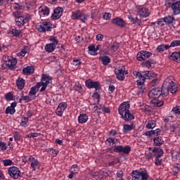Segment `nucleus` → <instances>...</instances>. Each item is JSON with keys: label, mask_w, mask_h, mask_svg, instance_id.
I'll return each instance as SVG.
<instances>
[{"label": "nucleus", "mask_w": 180, "mask_h": 180, "mask_svg": "<svg viewBox=\"0 0 180 180\" xmlns=\"http://www.w3.org/2000/svg\"><path fill=\"white\" fill-rule=\"evenodd\" d=\"M145 134L148 137H151L152 136H154V131H153V130L148 131L146 132Z\"/></svg>", "instance_id": "774afa93"}, {"label": "nucleus", "mask_w": 180, "mask_h": 180, "mask_svg": "<svg viewBox=\"0 0 180 180\" xmlns=\"http://www.w3.org/2000/svg\"><path fill=\"white\" fill-rule=\"evenodd\" d=\"M118 113L124 122L134 120V115L130 112V104L127 102H124L120 105Z\"/></svg>", "instance_id": "f03ea898"}, {"label": "nucleus", "mask_w": 180, "mask_h": 180, "mask_svg": "<svg viewBox=\"0 0 180 180\" xmlns=\"http://www.w3.org/2000/svg\"><path fill=\"white\" fill-rule=\"evenodd\" d=\"M110 16H112L110 13H105V14L103 15V19H105V20H109V19H110Z\"/></svg>", "instance_id": "69168bd1"}, {"label": "nucleus", "mask_w": 180, "mask_h": 180, "mask_svg": "<svg viewBox=\"0 0 180 180\" xmlns=\"http://www.w3.org/2000/svg\"><path fill=\"white\" fill-rule=\"evenodd\" d=\"M157 84H158V79H157V78L153 79L150 82V86H155V85H157Z\"/></svg>", "instance_id": "e2e57ef3"}, {"label": "nucleus", "mask_w": 180, "mask_h": 180, "mask_svg": "<svg viewBox=\"0 0 180 180\" xmlns=\"http://www.w3.org/2000/svg\"><path fill=\"white\" fill-rule=\"evenodd\" d=\"M128 19L131 20V22L133 23V25H136V26H141V20L139 19V18L133 17L131 14L128 15Z\"/></svg>", "instance_id": "4be33fe9"}, {"label": "nucleus", "mask_w": 180, "mask_h": 180, "mask_svg": "<svg viewBox=\"0 0 180 180\" xmlns=\"http://www.w3.org/2000/svg\"><path fill=\"white\" fill-rule=\"evenodd\" d=\"M13 162L11 159H6L4 160V167H9V165H12Z\"/></svg>", "instance_id": "c03bdc74"}, {"label": "nucleus", "mask_w": 180, "mask_h": 180, "mask_svg": "<svg viewBox=\"0 0 180 180\" xmlns=\"http://www.w3.org/2000/svg\"><path fill=\"white\" fill-rule=\"evenodd\" d=\"M63 12L64 10L61 7H57L53 10V13L51 15V19L53 20H57V19H60L63 15Z\"/></svg>", "instance_id": "4468645a"}, {"label": "nucleus", "mask_w": 180, "mask_h": 180, "mask_svg": "<svg viewBox=\"0 0 180 180\" xmlns=\"http://www.w3.org/2000/svg\"><path fill=\"white\" fill-rule=\"evenodd\" d=\"M45 50L48 53H53L56 50V46L54 44H48L45 46Z\"/></svg>", "instance_id": "72a5a7b5"}, {"label": "nucleus", "mask_w": 180, "mask_h": 180, "mask_svg": "<svg viewBox=\"0 0 180 180\" xmlns=\"http://www.w3.org/2000/svg\"><path fill=\"white\" fill-rule=\"evenodd\" d=\"M14 139L15 141H20L22 136H20V135L18 134V132H15V134H14Z\"/></svg>", "instance_id": "680f3d73"}, {"label": "nucleus", "mask_w": 180, "mask_h": 180, "mask_svg": "<svg viewBox=\"0 0 180 180\" xmlns=\"http://www.w3.org/2000/svg\"><path fill=\"white\" fill-rule=\"evenodd\" d=\"M110 50L112 51H117V50H119V44L114 42L110 46Z\"/></svg>", "instance_id": "79ce46f5"}, {"label": "nucleus", "mask_w": 180, "mask_h": 180, "mask_svg": "<svg viewBox=\"0 0 180 180\" xmlns=\"http://www.w3.org/2000/svg\"><path fill=\"white\" fill-rule=\"evenodd\" d=\"M16 85L18 89H23V88H25V80L23 78H18L16 81Z\"/></svg>", "instance_id": "2f4dec72"}, {"label": "nucleus", "mask_w": 180, "mask_h": 180, "mask_svg": "<svg viewBox=\"0 0 180 180\" xmlns=\"http://www.w3.org/2000/svg\"><path fill=\"white\" fill-rule=\"evenodd\" d=\"M178 46H180V40H174L171 42L170 45H169V47H178Z\"/></svg>", "instance_id": "ea45409f"}, {"label": "nucleus", "mask_w": 180, "mask_h": 180, "mask_svg": "<svg viewBox=\"0 0 180 180\" xmlns=\"http://www.w3.org/2000/svg\"><path fill=\"white\" fill-rule=\"evenodd\" d=\"M137 13L140 18H148L150 15V10L144 6H139L137 8Z\"/></svg>", "instance_id": "ddd939ff"}, {"label": "nucleus", "mask_w": 180, "mask_h": 180, "mask_svg": "<svg viewBox=\"0 0 180 180\" xmlns=\"http://www.w3.org/2000/svg\"><path fill=\"white\" fill-rule=\"evenodd\" d=\"M16 64H18V60L13 59L6 63V65L9 70H15L16 68Z\"/></svg>", "instance_id": "bb28decb"}, {"label": "nucleus", "mask_w": 180, "mask_h": 180, "mask_svg": "<svg viewBox=\"0 0 180 180\" xmlns=\"http://www.w3.org/2000/svg\"><path fill=\"white\" fill-rule=\"evenodd\" d=\"M153 56V53L147 51H141L136 55L138 61H146V58H149Z\"/></svg>", "instance_id": "9b49d317"}, {"label": "nucleus", "mask_w": 180, "mask_h": 180, "mask_svg": "<svg viewBox=\"0 0 180 180\" xmlns=\"http://www.w3.org/2000/svg\"><path fill=\"white\" fill-rule=\"evenodd\" d=\"M39 9L41 10V12H42L43 15L48 16L50 13V8L47 6L41 7Z\"/></svg>", "instance_id": "c9c22d12"}, {"label": "nucleus", "mask_w": 180, "mask_h": 180, "mask_svg": "<svg viewBox=\"0 0 180 180\" xmlns=\"http://www.w3.org/2000/svg\"><path fill=\"white\" fill-rule=\"evenodd\" d=\"M164 22H165V18H160L158 20V26H164Z\"/></svg>", "instance_id": "052dcab7"}, {"label": "nucleus", "mask_w": 180, "mask_h": 180, "mask_svg": "<svg viewBox=\"0 0 180 180\" xmlns=\"http://www.w3.org/2000/svg\"><path fill=\"white\" fill-rule=\"evenodd\" d=\"M118 140L117 139H112V138H108L106 141V143L109 144V146H110V144H116L117 143Z\"/></svg>", "instance_id": "58836bf2"}, {"label": "nucleus", "mask_w": 180, "mask_h": 180, "mask_svg": "<svg viewBox=\"0 0 180 180\" xmlns=\"http://www.w3.org/2000/svg\"><path fill=\"white\" fill-rule=\"evenodd\" d=\"M75 91H77L79 94L82 92V86L81 84H76L75 85Z\"/></svg>", "instance_id": "8fccbe9b"}, {"label": "nucleus", "mask_w": 180, "mask_h": 180, "mask_svg": "<svg viewBox=\"0 0 180 180\" xmlns=\"http://www.w3.org/2000/svg\"><path fill=\"white\" fill-rule=\"evenodd\" d=\"M172 112L175 115H180V106H176L172 108Z\"/></svg>", "instance_id": "09e8293b"}, {"label": "nucleus", "mask_w": 180, "mask_h": 180, "mask_svg": "<svg viewBox=\"0 0 180 180\" xmlns=\"http://www.w3.org/2000/svg\"><path fill=\"white\" fill-rule=\"evenodd\" d=\"M169 60L172 61H176V63L180 62V51L173 52L171 56H169Z\"/></svg>", "instance_id": "b1692460"}, {"label": "nucleus", "mask_w": 180, "mask_h": 180, "mask_svg": "<svg viewBox=\"0 0 180 180\" xmlns=\"http://www.w3.org/2000/svg\"><path fill=\"white\" fill-rule=\"evenodd\" d=\"M39 164L40 163L39 162V161L37 160H35L33 162H32L31 167L34 169L36 167H39Z\"/></svg>", "instance_id": "4d7b16f0"}, {"label": "nucleus", "mask_w": 180, "mask_h": 180, "mask_svg": "<svg viewBox=\"0 0 180 180\" xmlns=\"http://www.w3.org/2000/svg\"><path fill=\"white\" fill-rule=\"evenodd\" d=\"M157 62L154 59H148V60L141 63L142 67H146V68H151L153 64H156Z\"/></svg>", "instance_id": "5701e85b"}, {"label": "nucleus", "mask_w": 180, "mask_h": 180, "mask_svg": "<svg viewBox=\"0 0 180 180\" xmlns=\"http://www.w3.org/2000/svg\"><path fill=\"white\" fill-rule=\"evenodd\" d=\"M82 16V12H81V11L79 10H76L75 11L72 12V18L73 19V20H78V19H79V18H81Z\"/></svg>", "instance_id": "cd10ccee"}, {"label": "nucleus", "mask_w": 180, "mask_h": 180, "mask_svg": "<svg viewBox=\"0 0 180 180\" xmlns=\"http://www.w3.org/2000/svg\"><path fill=\"white\" fill-rule=\"evenodd\" d=\"M29 20V18L27 16H22L19 18H17L15 20L17 26L19 27H23L25 26V23Z\"/></svg>", "instance_id": "6ab92c4d"}, {"label": "nucleus", "mask_w": 180, "mask_h": 180, "mask_svg": "<svg viewBox=\"0 0 180 180\" xmlns=\"http://www.w3.org/2000/svg\"><path fill=\"white\" fill-rule=\"evenodd\" d=\"M169 91H170L172 94H176V91L178 90L176 89V87H175V83H174V85H172V88H170Z\"/></svg>", "instance_id": "bf43d9fd"}, {"label": "nucleus", "mask_w": 180, "mask_h": 180, "mask_svg": "<svg viewBox=\"0 0 180 180\" xmlns=\"http://www.w3.org/2000/svg\"><path fill=\"white\" fill-rule=\"evenodd\" d=\"M21 98H22V100L25 101V103H29V102H30L31 101L30 97H29V96H23V93L21 94Z\"/></svg>", "instance_id": "5fc2aeb1"}, {"label": "nucleus", "mask_w": 180, "mask_h": 180, "mask_svg": "<svg viewBox=\"0 0 180 180\" xmlns=\"http://www.w3.org/2000/svg\"><path fill=\"white\" fill-rule=\"evenodd\" d=\"M64 112V110L63 108H60V107H58L56 110V113L57 115V116H63V113Z\"/></svg>", "instance_id": "49530a36"}, {"label": "nucleus", "mask_w": 180, "mask_h": 180, "mask_svg": "<svg viewBox=\"0 0 180 180\" xmlns=\"http://www.w3.org/2000/svg\"><path fill=\"white\" fill-rule=\"evenodd\" d=\"M172 85H174V82L172 80H165L163 83L162 88H160L161 91V97L167 98L169 94V89L172 88Z\"/></svg>", "instance_id": "39448f33"}, {"label": "nucleus", "mask_w": 180, "mask_h": 180, "mask_svg": "<svg viewBox=\"0 0 180 180\" xmlns=\"http://www.w3.org/2000/svg\"><path fill=\"white\" fill-rule=\"evenodd\" d=\"M134 129H136L134 122H131V124H124L123 125L122 131L124 134H127L129 131H131V130H134Z\"/></svg>", "instance_id": "a211bd4d"}, {"label": "nucleus", "mask_w": 180, "mask_h": 180, "mask_svg": "<svg viewBox=\"0 0 180 180\" xmlns=\"http://www.w3.org/2000/svg\"><path fill=\"white\" fill-rule=\"evenodd\" d=\"M112 25H116V26H119V27H124L126 26V22L123 18H115L112 20Z\"/></svg>", "instance_id": "dca6fc26"}, {"label": "nucleus", "mask_w": 180, "mask_h": 180, "mask_svg": "<svg viewBox=\"0 0 180 180\" xmlns=\"http://www.w3.org/2000/svg\"><path fill=\"white\" fill-rule=\"evenodd\" d=\"M114 153H123V154H130V151H131V148L129 146H123L122 145L117 146L113 148Z\"/></svg>", "instance_id": "9d476101"}, {"label": "nucleus", "mask_w": 180, "mask_h": 180, "mask_svg": "<svg viewBox=\"0 0 180 180\" xmlns=\"http://www.w3.org/2000/svg\"><path fill=\"white\" fill-rule=\"evenodd\" d=\"M148 174L146 170H135L132 172V180H147Z\"/></svg>", "instance_id": "423d86ee"}, {"label": "nucleus", "mask_w": 180, "mask_h": 180, "mask_svg": "<svg viewBox=\"0 0 180 180\" xmlns=\"http://www.w3.org/2000/svg\"><path fill=\"white\" fill-rule=\"evenodd\" d=\"M51 26H53L51 22L45 21L43 22L41 25H37L36 29L39 32V33H46V32H51L53 28Z\"/></svg>", "instance_id": "6e6552de"}, {"label": "nucleus", "mask_w": 180, "mask_h": 180, "mask_svg": "<svg viewBox=\"0 0 180 180\" xmlns=\"http://www.w3.org/2000/svg\"><path fill=\"white\" fill-rule=\"evenodd\" d=\"M138 88L139 89V91H138V94L139 95H141V94H144V92H146V86L145 85L139 86Z\"/></svg>", "instance_id": "a18cd8bd"}, {"label": "nucleus", "mask_w": 180, "mask_h": 180, "mask_svg": "<svg viewBox=\"0 0 180 180\" xmlns=\"http://www.w3.org/2000/svg\"><path fill=\"white\" fill-rule=\"evenodd\" d=\"M48 152L53 157H56L57 155V154H58V150H56V149H53V148L49 149Z\"/></svg>", "instance_id": "a19ab883"}, {"label": "nucleus", "mask_w": 180, "mask_h": 180, "mask_svg": "<svg viewBox=\"0 0 180 180\" xmlns=\"http://www.w3.org/2000/svg\"><path fill=\"white\" fill-rule=\"evenodd\" d=\"M88 49L91 56H97L98 53H96L95 51V45H90L89 46Z\"/></svg>", "instance_id": "e433bc0d"}, {"label": "nucleus", "mask_w": 180, "mask_h": 180, "mask_svg": "<svg viewBox=\"0 0 180 180\" xmlns=\"http://www.w3.org/2000/svg\"><path fill=\"white\" fill-rule=\"evenodd\" d=\"M79 172V168H78L77 165H73L70 168V172H72V174H78Z\"/></svg>", "instance_id": "4c0bfd02"}, {"label": "nucleus", "mask_w": 180, "mask_h": 180, "mask_svg": "<svg viewBox=\"0 0 180 180\" xmlns=\"http://www.w3.org/2000/svg\"><path fill=\"white\" fill-rule=\"evenodd\" d=\"M5 98L8 101H12L13 99V94L12 92H8L5 95Z\"/></svg>", "instance_id": "37998d69"}, {"label": "nucleus", "mask_w": 180, "mask_h": 180, "mask_svg": "<svg viewBox=\"0 0 180 180\" xmlns=\"http://www.w3.org/2000/svg\"><path fill=\"white\" fill-rule=\"evenodd\" d=\"M13 16L15 18L19 19V18H22L23 16V15L22 14V13H20V11H17L13 13Z\"/></svg>", "instance_id": "13d9d810"}, {"label": "nucleus", "mask_w": 180, "mask_h": 180, "mask_svg": "<svg viewBox=\"0 0 180 180\" xmlns=\"http://www.w3.org/2000/svg\"><path fill=\"white\" fill-rule=\"evenodd\" d=\"M152 105L154 106H157V108H161V106L164 105V101L159 100L158 98H154L150 101Z\"/></svg>", "instance_id": "a878e982"}, {"label": "nucleus", "mask_w": 180, "mask_h": 180, "mask_svg": "<svg viewBox=\"0 0 180 180\" xmlns=\"http://www.w3.org/2000/svg\"><path fill=\"white\" fill-rule=\"evenodd\" d=\"M155 126H156L155 120H150L147 123L146 127V129H154Z\"/></svg>", "instance_id": "f704fd0d"}, {"label": "nucleus", "mask_w": 180, "mask_h": 180, "mask_svg": "<svg viewBox=\"0 0 180 180\" xmlns=\"http://www.w3.org/2000/svg\"><path fill=\"white\" fill-rule=\"evenodd\" d=\"M101 110L104 112V113H110V108L108 107H102Z\"/></svg>", "instance_id": "0e129e2a"}, {"label": "nucleus", "mask_w": 180, "mask_h": 180, "mask_svg": "<svg viewBox=\"0 0 180 180\" xmlns=\"http://www.w3.org/2000/svg\"><path fill=\"white\" fill-rule=\"evenodd\" d=\"M82 64V62L79 61L78 59H74L73 60V65H81Z\"/></svg>", "instance_id": "338daca9"}, {"label": "nucleus", "mask_w": 180, "mask_h": 180, "mask_svg": "<svg viewBox=\"0 0 180 180\" xmlns=\"http://www.w3.org/2000/svg\"><path fill=\"white\" fill-rule=\"evenodd\" d=\"M78 122L82 124L88 122V115L86 114H80L78 117Z\"/></svg>", "instance_id": "c85d7f7f"}, {"label": "nucleus", "mask_w": 180, "mask_h": 180, "mask_svg": "<svg viewBox=\"0 0 180 180\" xmlns=\"http://www.w3.org/2000/svg\"><path fill=\"white\" fill-rule=\"evenodd\" d=\"M154 146H162L164 144V139L162 136H156L153 138Z\"/></svg>", "instance_id": "393cba45"}, {"label": "nucleus", "mask_w": 180, "mask_h": 180, "mask_svg": "<svg viewBox=\"0 0 180 180\" xmlns=\"http://www.w3.org/2000/svg\"><path fill=\"white\" fill-rule=\"evenodd\" d=\"M18 105V103L13 102L11 104V106H8L6 109V115H13L15 112H16V110H15V108H16Z\"/></svg>", "instance_id": "aec40b11"}, {"label": "nucleus", "mask_w": 180, "mask_h": 180, "mask_svg": "<svg viewBox=\"0 0 180 180\" xmlns=\"http://www.w3.org/2000/svg\"><path fill=\"white\" fill-rule=\"evenodd\" d=\"M86 86L89 89H92V88L95 89V92L94 93L92 97L96 99H101V95L98 94V90L101 89L102 86H101V82H94L92 79H89L85 82Z\"/></svg>", "instance_id": "7ed1b4c3"}, {"label": "nucleus", "mask_w": 180, "mask_h": 180, "mask_svg": "<svg viewBox=\"0 0 180 180\" xmlns=\"http://www.w3.org/2000/svg\"><path fill=\"white\" fill-rule=\"evenodd\" d=\"M161 94V88H154L148 92V96L151 99H158L160 98H162Z\"/></svg>", "instance_id": "f8f14e48"}, {"label": "nucleus", "mask_w": 180, "mask_h": 180, "mask_svg": "<svg viewBox=\"0 0 180 180\" xmlns=\"http://www.w3.org/2000/svg\"><path fill=\"white\" fill-rule=\"evenodd\" d=\"M133 74L135 77H138L139 79H141L142 81H146V79H151V78H155V77H157V73L151 71H143L142 72L134 71Z\"/></svg>", "instance_id": "20e7f679"}, {"label": "nucleus", "mask_w": 180, "mask_h": 180, "mask_svg": "<svg viewBox=\"0 0 180 180\" xmlns=\"http://www.w3.org/2000/svg\"><path fill=\"white\" fill-rule=\"evenodd\" d=\"M11 33L15 36V37H18V36H20L22 31L18 30H12Z\"/></svg>", "instance_id": "3c124183"}, {"label": "nucleus", "mask_w": 180, "mask_h": 180, "mask_svg": "<svg viewBox=\"0 0 180 180\" xmlns=\"http://www.w3.org/2000/svg\"><path fill=\"white\" fill-rule=\"evenodd\" d=\"M28 122H29V117H23V118L21 120V126H26Z\"/></svg>", "instance_id": "de8ad7c7"}, {"label": "nucleus", "mask_w": 180, "mask_h": 180, "mask_svg": "<svg viewBox=\"0 0 180 180\" xmlns=\"http://www.w3.org/2000/svg\"><path fill=\"white\" fill-rule=\"evenodd\" d=\"M165 23L166 25H171V23H174L175 22V17L172 15H167L164 18Z\"/></svg>", "instance_id": "7c9ffc66"}, {"label": "nucleus", "mask_w": 180, "mask_h": 180, "mask_svg": "<svg viewBox=\"0 0 180 180\" xmlns=\"http://www.w3.org/2000/svg\"><path fill=\"white\" fill-rule=\"evenodd\" d=\"M8 174L13 179H18L19 176H22V173L18 167L13 166L8 168Z\"/></svg>", "instance_id": "1a4fd4ad"}, {"label": "nucleus", "mask_w": 180, "mask_h": 180, "mask_svg": "<svg viewBox=\"0 0 180 180\" xmlns=\"http://www.w3.org/2000/svg\"><path fill=\"white\" fill-rule=\"evenodd\" d=\"M8 148V146H6V143L5 142L0 141V150L1 151H5Z\"/></svg>", "instance_id": "603ef678"}, {"label": "nucleus", "mask_w": 180, "mask_h": 180, "mask_svg": "<svg viewBox=\"0 0 180 180\" xmlns=\"http://www.w3.org/2000/svg\"><path fill=\"white\" fill-rule=\"evenodd\" d=\"M174 15H180V1H177L171 5Z\"/></svg>", "instance_id": "f3484780"}, {"label": "nucleus", "mask_w": 180, "mask_h": 180, "mask_svg": "<svg viewBox=\"0 0 180 180\" xmlns=\"http://www.w3.org/2000/svg\"><path fill=\"white\" fill-rule=\"evenodd\" d=\"M169 49V45L167 44H161L158 46L157 51L158 53H164L165 50H168Z\"/></svg>", "instance_id": "c756f323"}, {"label": "nucleus", "mask_w": 180, "mask_h": 180, "mask_svg": "<svg viewBox=\"0 0 180 180\" xmlns=\"http://www.w3.org/2000/svg\"><path fill=\"white\" fill-rule=\"evenodd\" d=\"M34 67L33 66H27L22 70V74L24 75H32V74H34Z\"/></svg>", "instance_id": "412c9836"}, {"label": "nucleus", "mask_w": 180, "mask_h": 180, "mask_svg": "<svg viewBox=\"0 0 180 180\" xmlns=\"http://www.w3.org/2000/svg\"><path fill=\"white\" fill-rule=\"evenodd\" d=\"M153 153H155V165H161L162 159L161 157L164 155V150L161 148H153Z\"/></svg>", "instance_id": "0eeeda50"}, {"label": "nucleus", "mask_w": 180, "mask_h": 180, "mask_svg": "<svg viewBox=\"0 0 180 180\" xmlns=\"http://www.w3.org/2000/svg\"><path fill=\"white\" fill-rule=\"evenodd\" d=\"M100 60L103 63V65H108V64L110 63V57L108 56H104L100 57Z\"/></svg>", "instance_id": "473e14b6"}, {"label": "nucleus", "mask_w": 180, "mask_h": 180, "mask_svg": "<svg viewBox=\"0 0 180 180\" xmlns=\"http://www.w3.org/2000/svg\"><path fill=\"white\" fill-rule=\"evenodd\" d=\"M52 79H53L51 78V77L47 75H43L41 77V82H37L35 86H32L30 89L29 91L30 96H34V95L37 94L39 89H40V86L42 87L39 90V92H44V91H46V89L47 88V85H49V84H51Z\"/></svg>", "instance_id": "f257e3e1"}, {"label": "nucleus", "mask_w": 180, "mask_h": 180, "mask_svg": "<svg viewBox=\"0 0 180 180\" xmlns=\"http://www.w3.org/2000/svg\"><path fill=\"white\" fill-rule=\"evenodd\" d=\"M60 109H63V110H65V108L68 107L67 103L65 102H62L60 103L58 106Z\"/></svg>", "instance_id": "6e6d98bb"}, {"label": "nucleus", "mask_w": 180, "mask_h": 180, "mask_svg": "<svg viewBox=\"0 0 180 180\" xmlns=\"http://www.w3.org/2000/svg\"><path fill=\"white\" fill-rule=\"evenodd\" d=\"M146 157L147 160H153L155 157V153H148L146 155Z\"/></svg>", "instance_id": "864d4df0"}, {"label": "nucleus", "mask_w": 180, "mask_h": 180, "mask_svg": "<svg viewBox=\"0 0 180 180\" xmlns=\"http://www.w3.org/2000/svg\"><path fill=\"white\" fill-rule=\"evenodd\" d=\"M114 72L119 81H123L124 79V70L123 68L119 67L118 68H115Z\"/></svg>", "instance_id": "2eb2a0df"}]
</instances>
